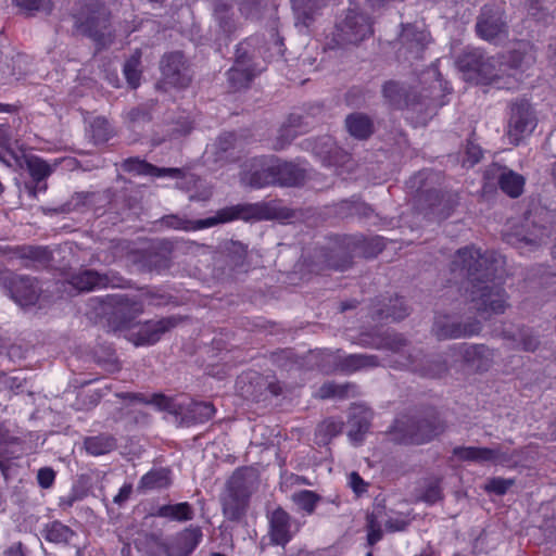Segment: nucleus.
<instances>
[{
	"label": "nucleus",
	"mask_w": 556,
	"mask_h": 556,
	"mask_svg": "<svg viewBox=\"0 0 556 556\" xmlns=\"http://www.w3.org/2000/svg\"><path fill=\"white\" fill-rule=\"evenodd\" d=\"M504 260L495 253L482 254L473 247L459 249L451 264L455 278L467 280L462 303L469 312L489 319L504 314L509 306L508 295L502 286Z\"/></svg>",
	"instance_id": "f257e3e1"
},
{
	"label": "nucleus",
	"mask_w": 556,
	"mask_h": 556,
	"mask_svg": "<svg viewBox=\"0 0 556 556\" xmlns=\"http://www.w3.org/2000/svg\"><path fill=\"white\" fill-rule=\"evenodd\" d=\"M260 214L258 204H237L220 208L214 216L203 219L192 220L186 216L172 214L163 216L160 223L163 226L175 230L197 231L236 219L249 220L251 218L260 217Z\"/></svg>",
	"instance_id": "f03ea898"
},
{
	"label": "nucleus",
	"mask_w": 556,
	"mask_h": 556,
	"mask_svg": "<svg viewBox=\"0 0 556 556\" xmlns=\"http://www.w3.org/2000/svg\"><path fill=\"white\" fill-rule=\"evenodd\" d=\"M118 397L124 400L137 401L147 404H153L161 410H166L170 414L181 416V419L187 424H203L210 420L214 414L215 408L212 403L208 402H190L187 405L186 413L184 412L185 405L177 403L174 399L168 397L164 394L156 393L152 394L149 400L140 393H119Z\"/></svg>",
	"instance_id": "7ed1b4c3"
},
{
	"label": "nucleus",
	"mask_w": 556,
	"mask_h": 556,
	"mask_svg": "<svg viewBox=\"0 0 556 556\" xmlns=\"http://www.w3.org/2000/svg\"><path fill=\"white\" fill-rule=\"evenodd\" d=\"M453 314H438L434 318L432 332L439 340H453L479 336L483 324L462 303L456 306Z\"/></svg>",
	"instance_id": "20e7f679"
},
{
	"label": "nucleus",
	"mask_w": 556,
	"mask_h": 556,
	"mask_svg": "<svg viewBox=\"0 0 556 556\" xmlns=\"http://www.w3.org/2000/svg\"><path fill=\"white\" fill-rule=\"evenodd\" d=\"M372 23L368 15L356 10H349L344 17L338 21L333 30L327 37L328 49H343L357 46L372 35Z\"/></svg>",
	"instance_id": "39448f33"
},
{
	"label": "nucleus",
	"mask_w": 556,
	"mask_h": 556,
	"mask_svg": "<svg viewBox=\"0 0 556 556\" xmlns=\"http://www.w3.org/2000/svg\"><path fill=\"white\" fill-rule=\"evenodd\" d=\"M260 41L258 38H248L238 43L235 63L227 72L228 83L232 90L239 91L248 88L254 77L264 70L255 51Z\"/></svg>",
	"instance_id": "423d86ee"
},
{
	"label": "nucleus",
	"mask_w": 556,
	"mask_h": 556,
	"mask_svg": "<svg viewBox=\"0 0 556 556\" xmlns=\"http://www.w3.org/2000/svg\"><path fill=\"white\" fill-rule=\"evenodd\" d=\"M76 27L85 35L101 40L109 26L110 12L103 0H83L74 13Z\"/></svg>",
	"instance_id": "0eeeda50"
},
{
	"label": "nucleus",
	"mask_w": 556,
	"mask_h": 556,
	"mask_svg": "<svg viewBox=\"0 0 556 556\" xmlns=\"http://www.w3.org/2000/svg\"><path fill=\"white\" fill-rule=\"evenodd\" d=\"M101 305V313L109 315L117 329H129L130 323L142 313V303L125 294H108L92 299Z\"/></svg>",
	"instance_id": "6e6552de"
},
{
	"label": "nucleus",
	"mask_w": 556,
	"mask_h": 556,
	"mask_svg": "<svg viewBox=\"0 0 556 556\" xmlns=\"http://www.w3.org/2000/svg\"><path fill=\"white\" fill-rule=\"evenodd\" d=\"M0 286L14 302L22 306L34 305L41 292L36 278L17 275L10 269L0 270Z\"/></svg>",
	"instance_id": "1a4fd4ad"
},
{
	"label": "nucleus",
	"mask_w": 556,
	"mask_h": 556,
	"mask_svg": "<svg viewBox=\"0 0 556 556\" xmlns=\"http://www.w3.org/2000/svg\"><path fill=\"white\" fill-rule=\"evenodd\" d=\"M430 172H419L409 180V187L416 189L418 208L426 216L443 219L450 215V207L444 202L443 195L435 189H427L425 181L430 179Z\"/></svg>",
	"instance_id": "9d476101"
},
{
	"label": "nucleus",
	"mask_w": 556,
	"mask_h": 556,
	"mask_svg": "<svg viewBox=\"0 0 556 556\" xmlns=\"http://www.w3.org/2000/svg\"><path fill=\"white\" fill-rule=\"evenodd\" d=\"M538 119L531 104L525 100L516 101L510 105L507 125L509 142L518 146L535 129Z\"/></svg>",
	"instance_id": "9b49d317"
},
{
	"label": "nucleus",
	"mask_w": 556,
	"mask_h": 556,
	"mask_svg": "<svg viewBox=\"0 0 556 556\" xmlns=\"http://www.w3.org/2000/svg\"><path fill=\"white\" fill-rule=\"evenodd\" d=\"M453 459L477 464L508 465L514 460V453L504 445L492 447L456 446L452 451Z\"/></svg>",
	"instance_id": "f8f14e48"
},
{
	"label": "nucleus",
	"mask_w": 556,
	"mask_h": 556,
	"mask_svg": "<svg viewBox=\"0 0 556 556\" xmlns=\"http://www.w3.org/2000/svg\"><path fill=\"white\" fill-rule=\"evenodd\" d=\"M383 97L394 108H410L413 111L430 114L433 112L435 104L433 100L425 96H417L406 89V87L397 81H387L382 87Z\"/></svg>",
	"instance_id": "ddd939ff"
},
{
	"label": "nucleus",
	"mask_w": 556,
	"mask_h": 556,
	"mask_svg": "<svg viewBox=\"0 0 556 556\" xmlns=\"http://www.w3.org/2000/svg\"><path fill=\"white\" fill-rule=\"evenodd\" d=\"M180 318L176 316L163 317L157 320H149L143 324L132 325L126 334L128 341L136 346L155 344L161 337L175 328Z\"/></svg>",
	"instance_id": "4468645a"
},
{
	"label": "nucleus",
	"mask_w": 556,
	"mask_h": 556,
	"mask_svg": "<svg viewBox=\"0 0 556 556\" xmlns=\"http://www.w3.org/2000/svg\"><path fill=\"white\" fill-rule=\"evenodd\" d=\"M477 34L486 41H496L507 36V21L502 7L485 4L476 24Z\"/></svg>",
	"instance_id": "2eb2a0df"
},
{
	"label": "nucleus",
	"mask_w": 556,
	"mask_h": 556,
	"mask_svg": "<svg viewBox=\"0 0 556 556\" xmlns=\"http://www.w3.org/2000/svg\"><path fill=\"white\" fill-rule=\"evenodd\" d=\"M397 56L408 62L421 60L430 42V34L413 24L403 25Z\"/></svg>",
	"instance_id": "dca6fc26"
},
{
	"label": "nucleus",
	"mask_w": 556,
	"mask_h": 556,
	"mask_svg": "<svg viewBox=\"0 0 556 556\" xmlns=\"http://www.w3.org/2000/svg\"><path fill=\"white\" fill-rule=\"evenodd\" d=\"M304 178L303 172L296 165L288 162L277 163L265 172H255L251 176L252 187L262 188L271 182H279L283 186H295Z\"/></svg>",
	"instance_id": "f3484780"
},
{
	"label": "nucleus",
	"mask_w": 556,
	"mask_h": 556,
	"mask_svg": "<svg viewBox=\"0 0 556 556\" xmlns=\"http://www.w3.org/2000/svg\"><path fill=\"white\" fill-rule=\"evenodd\" d=\"M24 442L11 433V431L0 424V470L7 483L10 482V475L15 470L11 459L18 458L25 454Z\"/></svg>",
	"instance_id": "a211bd4d"
},
{
	"label": "nucleus",
	"mask_w": 556,
	"mask_h": 556,
	"mask_svg": "<svg viewBox=\"0 0 556 556\" xmlns=\"http://www.w3.org/2000/svg\"><path fill=\"white\" fill-rule=\"evenodd\" d=\"M70 283L78 291H91L97 288H122L124 279L115 273L100 274L92 269H85L71 277Z\"/></svg>",
	"instance_id": "6ab92c4d"
},
{
	"label": "nucleus",
	"mask_w": 556,
	"mask_h": 556,
	"mask_svg": "<svg viewBox=\"0 0 556 556\" xmlns=\"http://www.w3.org/2000/svg\"><path fill=\"white\" fill-rule=\"evenodd\" d=\"M402 421H397L396 428L404 431V439L414 444L426 443L443 431V426L435 417L409 420L406 429L401 428Z\"/></svg>",
	"instance_id": "aec40b11"
},
{
	"label": "nucleus",
	"mask_w": 556,
	"mask_h": 556,
	"mask_svg": "<svg viewBox=\"0 0 556 556\" xmlns=\"http://www.w3.org/2000/svg\"><path fill=\"white\" fill-rule=\"evenodd\" d=\"M202 540V531L198 527L186 528L164 544L166 556H190Z\"/></svg>",
	"instance_id": "412c9836"
},
{
	"label": "nucleus",
	"mask_w": 556,
	"mask_h": 556,
	"mask_svg": "<svg viewBox=\"0 0 556 556\" xmlns=\"http://www.w3.org/2000/svg\"><path fill=\"white\" fill-rule=\"evenodd\" d=\"M249 489H225L220 496L224 516L231 521L242 519L250 504Z\"/></svg>",
	"instance_id": "4be33fe9"
},
{
	"label": "nucleus",
	"mask_w": 556,
	"mask_h": 556,
	"mask_svg": "<svg viewBox=\"0 0 556 556\" xmlns=\"http://www.w3.org/2000/svg\"><path fill=\"white\" fill-rule=\"evenodd\" d=\"M161 72L164 81L174 87L184 88L190 83L184 55L180 52L164 55L161 61Z\"/></svg>",
	"instance_id": "5701e85b"
},
{
	"label": "nucleus",
	"mask_w": 556,
	"mask_h": 556,
	"mask_svg": "<svg viewBox=\"0 0 556 556\" xmlns=\"http://www.w3.org/2000/svg\"><path fill=\"white\" fill-rule=\"evenodd\" d=\"M464 362L477 371H486L493 364L494 350L485 344H459L455 346Z\"/></svg>",
	"instance_id": "b1692460"
},
{
	"label": "nucleus",
	"mask_w": 556,
	"mask_h": 556,
	"mask_svg": "<svg viewBox=\"0 0 556 556\" xmlns=\"http://www.w3.org/2000/svg\"><path fill=\"white\" fill-rule=\"evenodd\" d=\"M380 508L382 518L386 517L384 527L388 532L404 531L415 519L410 502L406 500L399 502L396 508H387L384 504H380Z\"/></svg>",
	"instance_id": "393cba45"
},
{
	"label": "nucleus",
	"mask_w": 556,
	"mask_h": 556,
	"mask_svg": "<svg viewBox=\"0 0 556 556\" xmlns=\"http://www.w3.org/2000/svg\"><path fill=\"white\" fill-rule=\"evenodd\" d=\"M271 544L285 547L291 540V516L281 507L274 509L268 518Z\"/></svg>",
	"instance_id": "a878e982"
},
{
	"label": "nucleus",
	"mask_w": 556,
	"mask_h": 556,
	"mask_svg": "<svg viewBox=\"0 0 556 556\" xmlns=\"http://www.w3.org/2000/svg\"><path fill=\"white\" fill-rule=\"evenodd\" d=\"M334 361V369L351 374L358 370H367L380 365L379 357L372 354H350L340 356L338 353H329Z\"/></svg>",
	"instance_id": "bb28decb"
},
{
	"label": "nucleus",
	"mask_w": 556,
	"mask_h": 556,
	"mask_svg": "<svg viewBox=\"0 0 556 556\" xmlns=\"http://www.w3.org/2000/svg\"><path fill=\"white\" fill-rule=\"evenodd\" d=\"M372 413L364 405H354L349 415L348 435L352 442L359 444L364 434L369 430Z\"/></svg>",
	"instance_id": "cd10ccee"
},
{
	"label": "nucleus",
	"mask_w": 556,
	"mask_h": 556,
	"mask_svg": "<svg viewBox=\"0 0 556 556\" xmlns=\"http://www.w3.org/2000/svg\"><path fill=\"white\" fill-rule=\"evenodd\" d=\"M149 517L165 518L170 521H189L193 518V509L188 502L177 504H164L152 507L147 514L146 519Z\"/></svg>",
	"instance_id": "c85d7f7f"
},
{
	"label": "nucleus",
	"mask_w": 556,
	"mask_h": 556,
	"mask_svg": "<svg viewBox=\"0 0 556 556\" xmlns=\"http://www.w3.org/2000/svg\"><path fill=\"white\" fill-rule=\"evenodd\" d=\"M409 314L407 305L402 298L389 299L388 303H379L372 311L374 320H401Z\"/></svg>",
	"instance_id": "c756f323"
},
{
	"label": "nucleus",
	"mask_w": 556,
	"mask_h": 556,
	"mask_svg": "<svg viewBox=\"0 0 556 556\" xmlns=\"http://www.w3.org/2000/svg\"><path fill=\"white\" fill-rule=\"evenodd\" d=\"M10 260L18 258L23 266L29 267L33 263H46L50 260L51 253L45 247L16 245L10 249Z\"/></svg>",
	"instance_id": "7c9ffc66"
},
{
	"label": "nucleus",
	"mask_w": 556,
	"mask_h": 556,
	"mask_svg": "<svg viewBox=\"0 0 556 556\" xmlns=\"http://www.w3.org/2000/svg\"><path fill=\"white\" fill-rule=\"evenodd\" d=\"M124 169L136 175L156 177L169 176L173 178H178L181 175V170L179 168H160L139 159L126 160L124 162Z\"/></svg>",
	"instance_id": "2f4dec72"
},
{
	"label": "nucleus",
	"mask_w": 556,
	"mask_h": 556,
	"mask_svg": "<svg viewBox=\"0 0 556 556\" xmlns=\"http://www.w3.org/2000/svg\"><path fill=\"white\" fill-rule=\"evenodd\" d=\"M41 535L49 543L68 545L77 533L62 521L52 520L43 526Z\"/></svg>",
	"instance_id": "473e14b6"
},
{
	"label": "nucleus",
	"mask_w": 556,
	"mask_h": 556,
	"mask_svg": "<svg viewBox=\"0 0 556 556\" xmlns=\"http://www.w3.org/2000/svg\"><path fill=\"white\" fill-rule=\"evenodd\" d=\"M402 367L409 368L415 372H419L424 377L437 378L447 371V365L441 357L427 359V364H420L416 358L409 355L405 362L401 363Z\"/></svg>",
	"instance_id": "72a5a7b5"
},
{
	"label": "nucleus",
	"mask_w": 556,
	"mask_h": 556,
	"mask_svg": "<svg viewBox=\"0 0 556 556\" xmlns=\"http://www.w3.org/2000/svg\"><path fill=\"white\" fill-rule=\"evenodd\" d=\"M503 338L510 342L511 349H520L526 352H534L540 341L533 331L529 328H518L511 332L508 330L503 331Z\"/></svg>",
	"instance_id": "f704fd0d"
},
{
	"label": "nucleus",
	"mask_w": 556,
	"mask_h": 556,
	"mask_svg": "<svg viewBox=\"0 0 556 556\" xmlns=\"http://www.w3.org/2000/svg\"><path fill=\"white\" fill-rule=\"evenodd\" d=\"M306 129L302 127V117L291 114L288 122L281 126L279 134L275 140L274 149L282 150L288 147L300 134Z\"/></svg>",
	"instance_id": "c9c22d12"
},
{
	"label": "nucleus",
	"mask_w": 556,
	"mask_h": 556,
	"mask_svg": "<svg viewBox=\"0 0 556 556\" xmlns=\"http://www.w3.org/2000/svg\"><path fill=\"white\" fill-rule=\"evenodd\" d=\"M349 134L359 140L367 139L374 131L372 121L363 113H353L345 118Z\"/></svg>",
	"instance_id": "e433bc0d"
},
{
	"label": "nucleus",
	"mask_w": 556,
	"mask_h": 556,
	"mask_svg": "<svg viewBox=\"0 0 556 556\" xmlns=\"http://www.w3.org/2000/svg\"><path fill=\"white\" fill-rule=\"evenodd\" d=\"M84 446L88 454L100 456L115 450L116 439L112 434L100 433L85 438Z\"/></svg>",
	"instance_id": "4c0bfd02"
},
{
	"label": "nucleus",
	"mask_w": 556,
	"mask_h": 556,
	"mask_svg": "<svg viewBox=\"0 0 556 556\" xmlns=\"http://www.w3.org/2000/svg\"><path fill=\"white\" fill-rule=\"evenodd\" d=\"M525 182L522 175L508 168H504L498 176L500 188L510 198H518L522 193Z\"/></svg>",
	"instance_id": "58836bf2"
},
{
	"label": "nucleus",
	"mask_w": 556,
	"mask_h": 556,
	"mask_svg": "<svg viewBox=\"0 0 556 556\" xmlns=\"http://www.w3.org/2000/svg\"><path fill=\"white\" fill-rule=\"evenodd\" d=\"M252 38H258L261 41L255 47L256 55L258 56V62L263 61H274L283 56V42L282 39L277 35H271V42L268 47H265L264 40L260 36H253Z\"/></svg>",
	"instance_id": "ea45409f"
},
{
	"label": "nucleus",
	"mask_w": 556,
	"mask_h": 556,
	"mask_svg": "<svg viewBox=\"0 0 556 556\" xmlns=\"http://www.w3.org/2000/svg\"><path fill=\"white\" fill-rule=\"evenodd\" d=\"M312 149L326 165H333L337 163L338 147L332 137L325 136L315 140Z\"/></svg>",
	"instance_id": "a19ab883"
},
{
	"label": "nucleus",
	"mask_w": 556,
	"mask_h": 556,
	"mask_svg": "<svg viewBox=\"0 0 556 556\" xmlns=\"http://www.w3.org/2000/svg\"><path fill=\"white\" fill-rule=\"evenodd\" d=\"M484 52L480 49L465 51L457 61L462 72L468 73L470 78H477Z\"/></svg>",
	"instance_id": "79ce46f5"
},
{
	"label": "nucleus",
	"mask_w": 556,
	"mask_h": 556,
	"mask_svg": "<svg viewBox=\"0 0 556 556\" xmlns=\"http://www.w3.org/2000/svg\"><path fill=\"white\" fill-rule=\"evenodd\" d=\"M500 64L501 60L498 58L489 56L484 53L477 78L498 84L504 75V70Z\"/></svg>",
	"instance_id": "37998d69"
},
{
	"label": "nucleus",
	"mask_w": 556,
	"mask_h": 556,
	"mask_svg": "<svg viewBox=\"0 0 556 556\" xmlns=\"http://www.w3.org/2000/svg\"><path fill=\"white\" fill-rule=\"evenodd\" d=\"M546 237L545 229L543 227H534L533 231L528 235L520 236L511 235L508 236L507 241L513 244H517L519 249L529 247V251L535 250L544 241Z\"/></svg>",
	"instance_id": "c03bdc74"
},
{
	"label": "nucleus",
	"mask_w": 556,
	"mask_h": 556,
	"mask_svg": "<svg viewBox=\"0 0 556 556\" xmlns=\"http://www.w3.org/2000/svg\"><path fill=\"white\" fill-rule=\"evenodd\" d=\"M407 345V341L402 334L386 332L374 339L369 346L377 350H389L394 353L401 352Z\"/></svg>",
	"instance_id": "a18cd8bd"
},
{
	"label": "nucleus",
	"mask_w": 556,
	"mask_h": 556,
	"mask_svg": "<svg viewBox=\"0 0 556 556\" xmlns=\"http://www.w3.org/2000/svg\"><path fill=\"white\" fill-rule=\"evenodd\" d=\"M174 483L173 473L169 468H152L141 478L140 486H168Z\"/></svg>",
	"instance_id": "49530a36"
},
{
	"label": "nucleus",
	"mask_w": 556,
	"mask_h": 556,
	"mask_svg": "<svg viewBox=\"0 0 556 556\" xmlns=\"http://www.w3.org/2000/svg\"><path fill=\"white\" fill-rule=\"evenodd\" d=\"M382 518V509L380 503H377L374 511L367 515L366 518V530H367V542L370 546L377 544L382 539V529L379 519Z\"/></svg>",
	"instance_id": "de8ad7c7"
},
{
	"label": "nucleus",
	"mask_w": 556,
	"mask_h": 556,
	"mask_svg": "<svg viewBox=\"0 0 556 556\" xmlns=\"http://www.w3.org/2000/svg\"><path fill=\"white\" fill-rule=\"evenodd\" d=\"M25 162L27 172L37 184H40L52 174L53 168L51 165L38 156H27Z\"/></svg>",
	"instance_id": "09e8293b"
},
{
	"label": "nucleus",
	"mask_w": 556,
	"mask_h": 556,
	"mask_svg": "<svg viewBox=\"0 0 556 556\" xmlns=\"http://www.w3.org/2000/svg\"><path fill=\"white\" fill-rule=\"evenodd\" d=\"M125 121L132 130L143 127L151 122V108L148 104H141L130 109L125 114Z\"/></svg>",
	"instance_id": "8fccbe9b"
},
{
	"label": "nucleus",
	"mask_w": 556,
	"mask_h": 556,
	"mask_svg": "<svg viewBox=\"0 0 556 556\" xmlns=\"http://www.w3.org/2000/svg\"><path fill=\"white\" fill-rule=\"evenodd\" d=\"M343 424L338 420L327 419L321 422L315 433V439L317 444L326 445L330 442V440L342 431Z\"/></svg>",
	"instance_id": "3c124183"
},
{
	"label": "nucleus",
	"mask_w": 556,
	"mask_h": 556,
	"mask_svg": "<svg viewBox=\"0 0 556 556\" xmlns=\"http://www.w3.org/2000/svg\"><path fill=\"white\" fill-rule=\"evenodd\" d=\"M229 10V7L224 2H217L214 8L215 18L219 25V28L227 36L237 29V24L232 17V13H230Z\"/></svg>",
	"instance_id": "603ef678"
},
{
	"label": "nucleus",
	"mask_w": 556,
	"mask_h": 556,
	"mask_svg": "<svg viewBox=\"0 0 556 556\" xmlns=\"http://www.w3.org/2000/svg\"><path fill=\"white\" fill-rule=\"evenodd\" d=\"M12 3L28 15L35 13L50 14L53 10L52 0H12Z\"/></svg>",
	"instance_id": "864d4df0"
},
{
	"label": "nucleus",
	"mask_w": 556,
	"mask_h": 556,
	"mask_svg": "<svg viewBox=\"0 0 556 556\" xmlns=\"http://www.w3.org/2000/svg\"><path fill=\"white\" fill-rule=\"evenodd\" d=\"M292 500L300 510L306 515H312L316 508L317 503L320 501V496L309 490H302L293 494Z\"/></svg>",
	"instance_id": "5fc2aeb1"
},
{
	"label": "nucleus",
	"mask_w": 556,
	"mask_h": 556,
	"mask_svg": "<svg viewBox=\"0 0 556 556\" xmlns=\"http://www.w3.org/2000/svg\"><path fill=\"white\" fill-rule=\"evenodd\" d=\"M257 470L253 467L237 469L228 481L227 486H252L257 482Z\"/></svg>",
	"instance_id": "6e6d98bb"
},
{
	"label": "nucleus",
	"mask_w": 556,
	"mask_h": 556,
	"mask_svg": "<svg viewBox=\"0 0 556 556\" xmlns=\"http://www.w3.org/2000/svg\"><path fill=\"white\" fill-rule=\"evenodd\" d=\"M140 66V54L136 53L131 55L124 64V75L127 83L132 89H136L140 85L141 71Z\"/></svg>",
	"instance_id": "4d7b16f0"
},
{
	"label": "nucleus",
	"mask_w": 556,
	"mask_h": 556,
	"mask_svg": "<svg viewBox=\"0 0 556 556\" xmlns=\"http://www.w3.org/2000/svg\"><path fill=\"white\" fill-rule=\"evenodd\" d=\"M113 473L105 469H89L80 476V482L86 486H94L103 483H112L109 476Z\"/></svg>",
	"instance_id": "13d9d810"
},
{
	"label": "nucleus",
	"mask_w": 556,
	"mask_h": 556,
	"mask_svg": "<svg viewBox=\"0 0 556 556\" xmlns=\"http://www.w3.org/2000/svg\"><path fill=\"white\" fill-rule=\"evenodd\" d=\"M241 14L248 18H257L266 7V0H236Z\"/></svg>",
	"instance_id": "bf43d9fd"
},
{
	"label": "nucleus",
	"mask_w": 556,
	"mask_h": 556,
	"mask_svg": "<svg viewBox=\"0 0 556 556\" xmlns=\"http://www.w3.org/2000/svg\"><path fill=\"white\" fill-rule=\"evenodd\" d=\"M216 155L218 160L223 159V154L237 147V137L233 132L222 134L215 141Z\"/></svg>",
	"instance_id": "052dcab7"
},
{
	"label": "nucleus",
	"mask_w": 556,
	"mask_h": 556,
	"mask_svg": "<svg viewBox=\"0 0 556 556\" xmlns=\"http://www.w3.org/2000/svg\"><path fill=\"white\" fill-rule=\"evenodd\" d=\"M350 389V384H337L334 382H327L324 383L319 388V396L321 399H329V397H344L348 394V391Z\"/></svg>",
	"instance_id": "680f3d73"
},
{
	"label": "nucleus",
	"mask_w": 556,
	"mask_h": 556,
	"mask_svg": "<svg viewBox=\"0 0 556 556\" xmlns=\"http://www.w3.org/2000/svg\"><path fill=\"white\" fill-rule=\"evenodd\" d=\"M522 63V54L518 51H511L507 55L503 56L501 61V67L504 70V74L509 70L517 73L518 68Z\"/></svg>",
	"instance_id": "e2e57ef3"
},
{
	"label": "nucleus",
	"mask_w": 556,
	"mask_h": 556,
	"mask_svg": "<svg viewBox=\"0 0 556 556\" xmlns=\"http://www.w3.org/2000/svg\"><path fill=\"white\" fill-rule=\"evenodd\" d=\"M482 157V150L473 142H468L466 146V159L464 163L468 166L476 165Z\"/></svg>",
	"instance_id": "0e129e2a"
},
{
	"label": "nucleus",
	"mask_w": 556,
	"mask_h": 556,
	"mask_svg": "<svg viewBox=\"0 0 556 556\" xmlns=\"http://www.w3.org/2000/svg\"><path fill=\"white\" fill-rule=\"evenodd\" d=\"M93 136L99 140H108L110 135L109 123L104 118H96L92 123Z\"/></svg>",
	"instance_id": "69168bd1"
},
{
	"label": "nucleus",
	"mask_w": 556,
	"mask_h": 556,
	"mask_svg": "<svg viewBox=\"0 0 556 556\" xmlns=\"http://www.w3.org/2000/svg\"><path fill=\"white\" fill-rule=\"evenodd\" d=\"M55 479V471L50 467L38 470L37 480L40 486H51Z\"/></svg>",
	"instance_id": "338daca9"
},
{
	"label": "nucleus",
	"mask_w": 556,
	"mask_h": 556,
	"mask_svg": "<svg viewBox=\"0 0 556 556\" xmlns=\"http://www.w3.org/2000/svg\"><path fill=\"white\" fill-rule=\"evenodd\" d=\"M3 556H29V551L22 542H14L4 549Z\"/></svg>",
	"instance_id": "774afa93"
}]
</instances>
